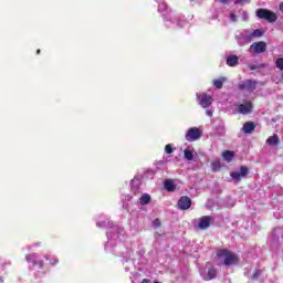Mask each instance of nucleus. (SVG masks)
I'll return each mask as SVG.
<instances>
[{
	"label": "nucleus",
	"mask_w": 283,
	"mask_h": 283,
	"mask_svg": "<svg viewBox=\"0 0 283 283\" xmlns=\"http://www.w3.org/2000/svg\"><path fill=\"white\" fill-rule=\"evenodd\" d=\"M224 81H227V78H224V77H221L220 80H214L213 81L214 87H217V90H222V87L224 85Z\"/></svg>",
	"instance_id": "6ab92c4d"
},
{
	"label": "nucleus",
	"mask_w": 283,
	"mask_h": 283,
	"mask_svg": "<svg viewBox=\"0 0 283 283\" xmlns=\"http://www.w3.org/2000/svg\"><path fill=\"white\" fill-rule=\"evenodd\" d=\"M275 66L277 67V70H281V72H283V57L276 59Z\"/></svg>",
	"instance_id": "5701e85b"
},
{
	"label": "nucleus",
	"mask_w": 283,
	"mask_h": 283,
	"mask_svg": "<svg viewBox=\"0 0 283 283\" xmlns=\"http://www.w3.org/2000/svg\"><path fill=\"white\" fill-rule=\"evenodd\" d=\"M212 171H220L222 169V165L220 164V160H214L211 163Z\"/></svg>",
	"instance_id": "412c9836"
},
{
	"label": "nucleus",
	"mask_w": 283,
	"mask_h": 283,
	"mask_svg": "<svg viewBox=\"0 0 283 283\" xmlns=\"http://www.w3.org/2000/svg\"><path fill=\"white\" fill-rule=\"evenodd\" d=\"M220 3H229V0H218Z\"/></svg>",
	"instance_id": "473e14b6"
},
{
	"label": "nucleus",
	"mask_w": 283,
	"mask_h": 283,
	"mask_svg": "<svg viewBox=\"0 0 283 283\" xmlns=\"http://www.w3.org/2000/svg\"><path fill=\"white\" fill-rule=\"evenodd\" d=\"M243 134H252L255 132V123L253 122H245L241 128Z\"/></svg>",
	"instance_id": "f8f14e48"
},
{
	"label": "nucleus",
	"mask_w": 283,
	"mask_h": 283,
	"mask_svg": "<svg viewBox=\"0 0 283 283\" xmlns=\"http://www.w3.org/2000/svg\"><path fill=\"white\" fill-rule=\"evenodd\" d=\"M260 67H264V64H262V65H260V66H258V65H255V64H251L250 66H249V69L253 72V71H255V70H260Z\"/></svg>",
	"instance_id": "cd10ccee"
},
{
	"label": "nucleus",
	"mask_w": 283,
	"mask_h": 283,
	"mask_svg": "<svg viewBox=\"0 0 283 283\" xmlns=\"http://www.w3.org/2000/svg\"><path fill=\"white\" fill-rule=\"evenodd\" d=\"M232 180H237V182H240V180H242V178H247V176H249V168L247 166H242L240 168V172L239 171H232L230 174Z\"/></svg>",
	"instance_id": "39448f33"
},
{
	"label": "nucleus",
	"mask_w": 283,
	"mask_h": 283,
	"mask_svg": "<svg viewBox=\"0 0 283 283\" xmlns=\"http://www.w3.org/2000/svg\"><path fill=\"white\" fill-rule=\"evenodd\" d=\"M164 189L169 192L176 191V184L171 179H166L164 181Z\"/></svg>",
	"instance_id": "4468645a"
},
{
	"label": "nucleus",
	"mask_w": 283,
	"mask_h": 283,
	"mask_svg": "<svg viewBox=\"0 0 283 283\" xmlns=\"http://www.w3.org/2000/svg\"><path fill=\"white\" fill-rule=\"evenodd\" d=\"M165 151L167 154H174V147H171V144L165 146Z\"/></svg>",
	"instance_id": "a878e982"
},
{
	"label": "nucleus",
	"mask_w": 283,
	"mask_h": 283,
	"mask_svg": "<svg viewBox=\"0 0 283 283\" xmlns=\"http://www.w3.org/2000/svg\"><path fill=\"white\" fill-rule=\"evenodd\" d=\"M235 3L239 6H247V3H251V0H237Z\"/></svg>",
	"instance_id": "bb28decb"
},
{
	"label": "nucleus",
	"mask_w": 283,
	"mask_h": 283,
	"mask_svg": "<svg viewBox=\"0 0 283 283\" xmlns=\"http://www.w3.org/2000/svg\"><path fill=\"white\" fill-rule=\"evenodd\" d=\"M238 63H240V57H238V55H233V54L228 55L227 65H229V67H235Z\"/></svg>",
	"instance_id": "ddd939ff"
},
{
	"label": "nucleus",
	"mask_w": 283,
	"mask_h": 283,
	"mask_svg": "<svg viewBox=\"0 0 283 283\" xmlns=\"http://www.w3.org/2000/svg\"><path fill=\"white\" fill-rule=\"evenodd\" d=\"M279 10H280V11L282 12V14H283V2L280 3Z\"/></svg>",
	"instance_id": "7c9ffc66"
},
{
	"label": "nucleus",
	"mask_w": 283,
	"mask_h": 283,
	"mask_svg": "<svg viewBox=\"0 0 283 283\" xmlns=\"http://www.w3.org/2000/svg\"><path fill=\"white\" fill-rule=\"evenodd\" d=\"M149 202H151V196H149V193L142 195L139 198V205L145 207V205H149Z\"/></svg>",
	"instance_id": "f3484780"
},
{
	"label": "nucleus",
	"mask_w": 283,
	"mask_h": 283,
	"mask_svg": "<svg viewBox=\"0 0 283 283\" xmlns=\"http://www.w3.org/2000/svg\"><path fill=\"white\" fill-rule=\"evenodd\" d=\"M264 32H262V30L260 29H256L252 32V36H255V38H260V36H263Z\"/></svg>",
	"instance_id": "b1692460"
},
{
	"label": "nucleus",
	"mask_w": 283,
	"mask_h": 283,
	"mask_svg": "<svg viewBox=\"0 0 283 283\" xmlns=\"http://www.w3.org/2000/svg\"><path fill=\"white\" fill-rule=\"evenodd\" d=\"M222 158H223V160H226V163H231V160H233V158H235V153L232 150H224L222 153Z\"/></svg>",
	"instance_id": "2eb2a0df"
},
{
	"label": "nucleus",
	"mask_w": 283,
	"mask_h": 283,
	"mask_svg": "<svg viewBox=\"0 0 283 283\" xmlns=\"http://www.w3.org/2000/svg\"><path fill=\"white\" fill-rule=\"evenodd\" d=\"M230 20L238 21V17L235 15V13H230Z\"/></svg>",
	"instance_id": "c756f323"
},
{
	"label": "nucleus",
	"mask_w": 283,
	"mask_h": 283,
	"mask_svg": "<svg viewBox=\"0 0 283 283\" xmlns=\"http://www.w3.org/2000/svg\"><path fill=\"white\" fill-rule=\"evenodd\" d=\"M197 98L199 99V104L203 108L211 107L213 103V97H211V95H207L206 93L197 95Z\"/></svg>",
	"instance_id": "0eeeda50"
},
{
	"label": "nucleus",
	"mask_w": 283,
	"mask_h": 283,
	"mask_svg": "<svg viewBox=\"0 0 283 283\" xmlns=\"http://www.w3.org/2000/svg\"><path fill=\"white\" fill-rule=\"evenodd\" d=\"M184 156L186 160H193V153L189 148L184 150Z\"/></svg>",
	"instance_id": "4be33fe9"
},
{
	"label": "nucleus",
	"mask_w": 283,
	"mask_h": 283,
	"mask_svg": "<svg viewBox=\"0 0 283 283\" xmlns=\"http://www.w3.org/2000/svg\"><path fill=\"white\" fill-rule=\"evenodd\" d=\"M191 198L184 196L178 200V207L181 211H187V209H191Z\"/></svg>",
	"instance_id": "1a4fd4ad"
},
{
	"label": "nucleus",
	"mask_w": 283,
	"mask_h": 283,
	"mask_svg": "<svg viewBox=\"0 0 283 283\" xmlns=\"http://www.w3.org/2000/svg\"><path fill=\"white\" fill-rule=\"evenodd\" d=\"M0 283H3V277L0 276Z\"/></svg>",
	"instance_id": "c9c22d12"
},
{
	"label": "nucleus",
	"mask_w": 283,
	"mask_h": 283,
	"mask_svg": "<svg viewBox=\"0 0 283 283\" xmlns=\"http://www.w3.org/2000/svg\"><path fill=\"white\" fill-rule=\"evenodd\" d=\"M258 19L268 21V23H275L277 21V14L269 9L260 8L255 11Z\"/></svg>",
	"instance_id": "f03ea898"
},
{
	"label": "nucleus",
	"mask_w": 283,
	"mask_h": 283,
	"mask_svg": "<svg viewBox=\"0 0 283 283\" xmlns=\"http://www.w3.org/2000/svg\"><path fill=\"white\" fill-rule=\"evenodd\" d=\"M199 138H202V130H200L198 127L189 128L185 135V139L188 143H193V140H199Z\"/></svg>",
	"instance_id": "7ed1b4c3"
},
{
	"label": "nucleus",
	"mask_w": 283,
	"mask_h": 283,
	"mask_svg": "<svg viewBox=\"0 0 283 283\" xmlns=\"http://www.w3.org/2000/svg\"><path fill=\"white\" fill-rule=\"evenodd\" d=\"M142 283H151V280H149V279H144V280L142 281Z\"/></svg>",
	"instance_id": "2f4dec72"
},
{
	"label": "nucleus",
	"mask_w": 283,
	"mask_h": 283,
	"mask_svg": "<svg viewBox=\"0 0 283 283\" xmlns=\"http://www.w3.org/2000/svg\"><path fill=\"white\" fill-rule=\"evenodd\" d=\"M27 262H29V264H33V266H39L40 269H43V266H45V263L43 262V260L39 259V254L36 253H32V254H28L25 256Z\"/></svg>",
	"instance_id": "423d86ee"
},
{
	"label": "nucleus",
	"mask_w": 283,
	"mask_h": 283,
	"mask_svg": "<svg viewBox=\"0 0 283 283\" xmlns=\"http://www.w3.org/2000/svg\"><path fill=\"white\" fill-rule=\"evenodd\" d=\"M36 54H41V51H40V49H38V50H36Z\"/></svg>",
	"instance_id": "f704fd0d"
},
{
	"label": "nucleus",
	"mask_w": 283,
	"mask_h": 283,
	"mask_svg": "<svg viewBox=\"0 0 283 283\" xmlns=\"http://www.w3.org/2000/svg\"><path fill=\"white\" fill-rule=\"evenodd\" d=\"M211 222H213V217L211 216H203L199 219L198 228L201 231H205L211 227Z\"/></svg>",
	"instance_id": "6e6552de"
},
{
	"label": "nucleus",
	"mask_w": 283,
	"mask_h": 283,
	"mask_svg": "<svg viewBox=\"0 0 283 283\" xmlns=\"http://www.w3.org/2000/svg\"><path fill=\"white\" fill-rule=\"evenodd\" d=\"M44 259L49 260V264L51 266H56V264H59V258H56V256H53V258L50 259V255L45 254Z\"/></svg>",
	"instance_id": "aec40b11"
},
{
	"label": "nucleus",
	"mask_w": 283,
	"mask_h": 283,
	"mask_svg": "<svg viewBox=\"0 0 283 283\" xmlns=\"http://www.w3.org/2000/svg\"><path fill=\"white\" fill-rule=\"evenodd\" d=\"M266 52V42H254L250 45V54H263Z\"/></svg>",
	"instance_id": "20e7f679"
},
{
	"label": "nucleus",
	"mask_w": 283,
	"mask_h": 283,
	"mask_svg": "<svg viewBox=\"0 0 283 283\" xmlns=\"http://www.w3.org/2000/svg\"><path fill=\"white\" fill-rule=\"evenodd\" d=\"M260 277V270H255L251 275L250 280H258Z\"/></svg>",
	"instance_id": "393cba45"
},
{
	"label": "nucleus",
	"mask_w": 283,
	"mask_h": 283,
	"mask_svg": "<svg viewBox=\"0 0 283 283\" xmlns=\"http://www.w3.org/2000/svg\"><path fill=\"white\" fill-rule=\"evenodd\" d=\"M266 145H271V146L280 145V137L277 136V134L270 136L266 139Z\"/></svg>",
	"instance_id": "dca6fc26"
},
{
	"label": "nucleus",
	"mask_w": 283,
	"mask_h": 283,
	"mask_svg": "<svg viewBox=\"0 0 283 283\" xmlns=\"http://www.w3.org/2000/svg\"><path fill=\"white\" fill-rule=\"evenodd\" d=\"M217 276H218V271L216 270V268H210L208 270V279L207 280H216Z\"/></svg>",
	"instance_id": "a211bd4d"
},
{
	"label": "nucleus",
	"mask_w": 283,
	"mask_h": 283,
	"mask_svg": "<svg viewBox=\"0 0 283 283\" xmlns=\"http://www.w3.org/2000/svg\"><path fill=\"white\" fill-rule=\"evenodd\" d=\"M207 114H208L209 116H213V114H212L210 111H207Z\"/></svg>",
	"instance_id": "72a5a7b5"
},
{
	"label": "nucleus",
	"mask_w": 283,
	"mask_h": 283,
	"mask_svg": "<svg viewBox=\"0 0 283 283\" xmlns=\"http://www.w3.org/2000/svg\"><path fill=\"white\" fill-rule=\"evenodd\" d=\"M160 219H155L154 221H153V227L155 228V229H158L159 227H160Z\"/></svg>",
	"instance_id": "c85d7f7f"
},
{
	"label": "nucleus",
	"mask_w": 283,
	"mask_h": 283,
	"mask_svg": "<svg viewBox=\"0 0 283 283\" xmlns=\"http://www.w3.org/2000/svg\"><path fill=\"white\" fill-rule=\"evenodd\" d=\"M238 112L239 114H251V112H253V104L251 102H247L245 104H240L238 106Z\"/></svg>",
	"instance_id": "9d476101"
},
{
	"label": "nucleus",
	"mask_w": 283,
	"mask_h": 283,
	"mask_svg": "<svg viewBox=\"0 0 283 283\" xmlns=\"http://www.w3.org/2000/svg\"><path fill=\"white\" fill-rule=\"evenodd\" d=\"M217 258L223 260L224 266H233L240 262V259L237 256V254L227 249L217 250Z\"/></svg>",
	"instance_id": "f257e3e1"
},
{
	"label": "nucleus",
	"mask_w": 283,
	"mask_h": 283,
	"mask_svg": "<svg viewBox=\"0 0 283 283\" xmlns=\"http://www.w3.org/2000/svg\"><path fill=\"white\" fill-rule=\"evenodd\" d=\"M256 82L252 80H247L245 82L239 83L238 87L239 90H248L253 91L255 90Z\"/></svg>",
	"instance_id": "9b49d317"
}]
</instances>
